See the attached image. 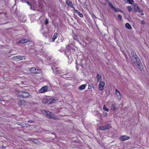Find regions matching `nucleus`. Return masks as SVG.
Here are the masks:
<instances>
[{"label": "nucleus", "instance_id": "obj_29", "mask_svg": "<svg viewBox=\"0 0 149 149\" xmlns=\"http://www.w3.org/2000/svg\"><path fill=\"white\" fill-rule=\"evenodd\" d=\"M127 1L130 4H133L134 2L133 0H127Z\"/></svg>", "mask_w": 149, "mask_h": 149}, {"label": "nucleus", "instance_id": "obj_18", "mask_svg": "<svg viewBox=\"0 0 149 149\" xmlns=\"http://www.w3.org/2000/svg\"><path fill=\"white\" fill-rule=\"evenodd\" d=\"M57 35L58 34L56 33H54V34L53 37L52 38V40H53V41L54 42L55 40L57 38Z\"/></svg>", "mask_w": 149, "mask_h": 149}, {"label": "nucleus", "instance_id": "obj_3", "mask_svg": "<svg viewBox=\"0 0 149 149\" xmlns=\"http://www.w3.org/2000/svg\"><path fill=\"white\" fill-rule=\"evenodd\" d=\"M43 112L46 113V116L47 117L54 119H56L55 115L52 113L51 112L49 111H47L46 110H44Z\"/></svg>", "mask_w": 149, "mask_h": 149}, {"label": "nucleus", "instance_id": "obj_42", "mask_svg": "<svg viewBox=\"0 0 149 149\" xmlns=\"http://www.w3.org/2000/svg\"><path fill=\"white\" fill-rule=\"evenodd\" d=\"M34 140L35 141V140H37V139H34Z\"/></svg>", "mask_w": 149, "mask_h": 149}, {"label": "nucleus", "instance_id": "obj_14", "mask_svg": "<svg viewBox=\"0 0 149 149\" xmlns=\"http://www.w3.org/2000/svg\"><path fill=\"white\" fill-rule=\"evenodd\" d=\"M29 41L27 39H23L22 40H19V43H22L23 44L26 43Z\"/></svg>", "mask_w": 149, "mask_h": 149}, {"label": "nucleus", "instance_id": "obj_27", "mask_svg": "<svg viewBox=\"0 0 149 149\" xmlns=\"http://www.w3.org/2000/svg\"><path fill=\"white\" fill-rule=\"evenodd\" d=\"M108 4L111 9H113V8H114V7L113 6L111 2H109L108 3Z\"/></svg>", "mask_w": 149, "mask_h": 149}, {"label": "nucleus", "instance_id": "obj_35", "mask_svg": "<svg viewBox=\"0 0 149 149\" xmlns=\"http://www.w3.org/2000/svg\"><path fill=\"white\" fill-rule=\"evenodd\" d=\"M28 123H34V122L32 120H28Z\"/></svg>", "mask_w": 149, "mask_h": 149}, {"label": "nucleus", "instance_id": "obj_15", "mask_svg": "<svg viewBox=\"0 0 149 149\" xmlns=\"http://www.w3.org/2000/svg\"><path fill=\"white\" fill-rule=\"evenodd\" d=\"M6 14L5 13H0V18H4L6 17Z\"/></svg>", "mask_w": 149, "mask_h": 149}, {"label": "nucleus", "instance_id": "obj_11", "mask_svg": "<svg viewBox=\"0 0 149 149\" xmlns=\"http://www.w3.org/2000/svg\"><path fill=\"white\" fill-rule=\"evenodd\" d=\"M120 139L122 141H124L128 140L130 139V137L126 136H120Z\"/></svg>", "mask_w": 149, "mask_h": 149}, {"label": "nucleus", "instance_id": "obj_12", "mask_svg": "<svg viewBox=\"0 0 149 149\" xmlns=\"http://www.w3.org/2000/svg\"><path fill=\"white\" fill-rule=\"evenodd\" d=\"M75 13L77 14L79 17H83V15L78 10L75 9L74 7H72Z\"/></svg>", "mask_w": 149, "mask_h": 149}, {"label": "nucleus", "instance_id": "obj_7", "mask_svg": "<svg viewBox=\"0 0 149 149\" xmlns=\"http://www.w3.org/2000/svg\"><path fill=\"white\" fill-rule=\"evenodd\" d=\"M48 88V87L47 86H44L41 88L39 90V92L40 93H43L47 92V91Z\"/></svg>", "mask_w": 149, "mask_h": 149}, {"label": "nucleus", "instance_id": "obj_39", "mask_svg": "<svg viewBox=\"0 0 149 149\" xmlns=\"http://www.w3.org/2000/svg\"><path fill=\"white\" fill-rule=\"evenodd\" d=\"M1 100V98L0 97V101Z\"/></svg>", "mask_w": 149, "mask_h": 149}, {"label": "nucleus", "instance_id": "obj_16", "mask_svg": "<svg viewBox=\"0 0 149 149\" xmlns=\"http://www.w3.org/2000/svg\"><path fill=\"white\" fill-rule=\"evenodd\" d=\"M86 85V84H83L82 85L80 86L79 87V90H83L85 88Z\"/></svg>", "mask_w": 149, "mask_h": 149}, {"label": "nucleus", "instance_id": "obj_19", "mask_svg": "<svg viewBox=\"0 0 149 149\" xmlns=\"http://www.w3.org/2000/svg\"><path fill=\"white\" fill-rule=\"evenodd\" d=\"M117 107L115 104H113L111 106V109L112 110H115L116 109Z\"/></svg>", "mask_w": 149, "mask_h": 149}, {"label": "nucleus", "instance_id": "obj_41", "mask_svg": "<svg viewBox=\"0 0 149 149\" xmlns=\"http://www.w3.org/2000/svg\"><path fill=\"white\" fill-rule=\"evenodd\" d=\"M93 17H95V15H94Z\"/></svg>", "mask_w": 149, "mask_h": 149}, {"label": "nucleus", "instance_id": "obj_20", "mask_svg": "<svg viewBox=\"0 0 149 149\" xmlns=\"http://www.w3.org/2000/svg\"><path fill=\"white\" fill-rule=\"evenodd\" d=\"M126 27L128 29H132L131 25L128 23H126L125 25Z\"/></svg>", "mask_w": 149, "mask_h": 149}, {"label": "nucleus", "instance_id": "obj_13", "mask_svg": "<svg viewBox=\"0 0 149 149\" xmlns=\"http://www.w3.org/2000/svg\"><path fill=\"white\" fill-rule=\"evenodd\" d=\"M115 91L116 95L117 96L119 99H120L121 98V95L120 92L117 89Z\"/></svg>", "mask_w": 149, "mask_h": 149}, {"label": "nucleus", "instance_id": "obj_24", "mask_svg": "<svg viewBox=\"0 0 149 149\" xmlns=\"http://www.w3.org/2000/svg\"><path fill=\"white\" fill-rule=\"evenodd\" d=\"M105 130L110 128L111 127L110 124H107V125L105 126Z\"/></svg>", "mask_w": 149, "mask_h": 149}, {"label": "nucleus", "instance_id": "obj_40", "mask_svg": "<svg viewBox=\"0 0 149 149\" xmlns=\"http://www.w3.org/2000/svg\"><path fill=\"white\" fill-rule=\"evenodd\" d=\"M93 17H95V15H94Z\"/></svg>", "mask_w": 149, "mask_h": 149}, {"label": "nucleus", "instance_id": "obj_5", "mask_svg": "<svg viewBox=\"0 0 149 149\" xmlns=\"http://www.w3.org/2000/svg\"><path fill=\"white\" fill-rule=\"evenodd\" d=\"M134 9L135 10V11L141 13L142 15H144L143 13V11L138 6L137 4H134Z\"/></svg>", "mask_w": 149, "mask_h": 149}, {"label": "nucleus", "instance_id": "obj_22", "mask_svg": "<svg viewBox=\"0 0 149 149\" xmlns=\"http://www.w3.org/2000/svg\"><path fill=\"white\" fill-rule=\"evenodd\" d=\"M25 104V101L22 100H20L18 102L19 105H24Z\"/></svg>", "mask_w": 149, "mask_h": 149}, {"label": "nucleus", "instance_id": "obj_21", "mask_svg": "<svg viewBox=\"0 0 149 149\" xmlns=\"http://www.w3.org/2000/svg\"><path fill=\"white\" fill-rule=\"evenodd\" d=\"M66 4L68 5L69 6H70L72 8V7H73V6L72 7L71 5L72 4V2L70 1L69 0H67L66 1Z\"/></svg>", "mask_w": 149, "mask_h": 149}, {"label": "nucleus", "instance_id": "obj_38", "mask_svg": "<svg viewBox=\"0 0 149 149\" xmlns=\"http://www.w3.org/2000/svg\"><path fill=\"white\" fill-rule=\"evenodd\" d=\"M78 42L80 44H81L80 42H79V41H78Z\"/></svg>", "mask_w": 149, "mask_h": 149}, {"label": "nucleus", "instance_id": "obj_37", "mask_svg": "<svg viewBox=\"0 0 149 149\" xmlns=\"http://www.w3.org/2000/svg\"><path fill=\"white\" fill-rule=\"evenodd\" d=\"M5 148V146H2V148Z\"/></svg>", "mask_w": 149, "mask_h": 149}, {"label": "nucleus", "instance_id": "obj_9", "mask_svg": "<svg viewBox=\"0 0 149 149\" xmlns=\"http://www.w3.org/2000/svg\"><path fill=\"white\" fill-rule=\"evenodd\" d=\"M24 57L23 56H18L13 58V60L16 61H19L23 59Z\"/></svg>", "mask_w": 149, "mask_h": 149}, {"label": "nucleus", "instance_id": "obj_1", "mask_svg": "<svg viewBox=\"0 0 149 149\" xmlns=\"http://www.w3.org/2000/svg\"><path fill=\"white\" fill-rule=\"evenodd\" d=\"M131 54L133 58H134L135 59V61H134V62L136 66L138 68L140 69L141 66V63L139 58L136 55H135V56L136 54L134 52H132L131 53Z\"/></svg>", "mask_w": 149, "mask_h": 149}, {"label": "nucleus", "instance_id": "obj_4", "mask_svg": "<svg viewBox=\"0 0 149 149\" xmlns=\"http://www.w3.org/2000/svg\"><path fill=\"white\" fill-rule=\"evenodd\" d=\"M19 95L18 97H27L30 95L27 92L20 91L19 92Z\"/></svg>", "mask_w": 149, "mask_h": 149}, {"label": "nucleus", "instance_id": "obj_25", "mask_svg": "<svg viewBox=\"0 0 149 149\" xmlns=\"http://www.w3.org/2000/svg\"><path fill=\"white\" fill-rule=\"evenodd\" d=\"M113 9L116 12H120V10L118 8H115L114 7V8H113Z\"/></svg>", "mask_w": 149, "mask_h": 149}, {"label": "nucleus", "instance_id": "obj_32", "mask_svg": "<svg viewBox=\"0 0 149 149\" xmlns=\"http://www.w3.org/2000/svg\"><path fill=\"white\" fill-rule=\"evenodd\" d=\"M118 17L120 19V20H121L122 19V16L118 14Z\"/></svg>", "mask_w": 149, "mask_h": 149}, {"label": "nucleus", "instance_id": "obj_34", "mask_svg": "<svg viewBox=\"0 0 149 149\" xmlns=\"http://www.w3.org/2000/svg\"><path fill=\"white\" fill-rule=\"evenodd\" d=\"M93 87V85L92 84L89 85L88 88L89 89H90V88H91Z\"/></svg>", "mask_w": 149, "mask_h": 149}, {"label": "nucleus", "instance_id": "obj_2", "mask_svg": "<svg viewBox=\"0 0 149 149\" xmlns=\"http://www.w3.org/2000/svg\"><path fill=\"white\" fill-rule=\"evenodd\" d=\"M29 71L32 74H36L41 72V70L38 68L33 67L29 68Z\"/></svg>", "mask_w": 149, "mask_h": 149}, {"label": "nucleus", "instance_id": "obj_31", "mask_svg": "<svg viewBox=\"0 0 149 149\" xmlns=\"http://www.w3.org/2000/svg\"><path fill=\"white\" fill-rule=\"evenodd\" d=\"M24 2L27 3L29 6H31V3H30L29 2L27 1L26 0H25L24 1Z\"/></svg>", "mask_w": 149, "mask_h": 149}, {"label": "nucleus", "instance_id": "obj_17", "mask_svg": "<svg viewBox=\"0 0 149 149\" xmlns=\"http://www.w3.org/2000/svg\"><path fill=\"white\" fill-rule=\"evenodd\" d=\"M97 80L98 81H100L102 79V77L101 75L99 74H97Z\"/></svg>", "mask_w": 149, "mask_h": 149}, {"label": "nucleus", "instance_id": "obj_43", "mask_svg": "<svg viewBox=\"0 0 149 149\" xmlns=\"http://www.w3.org/2000/svg\"><path fill=\"white\" fill-rule=\"evenodd\" d=\"M141 23H142V24H143V22H141Z\"/></svg>", "mask_w": 149, "mask_h": 149}, {"label": "nucleus", "instance_id": "obj_33", "mask_svg": "<svg viewBox=\"0 0 149 149\" xmlns=\"http://www.w3.org/2000/svg\"><path fill=\"white\" fill-rule=\"evenodd\" d=\"M48 23V19L46 18L45 21V24H47Z\"/></svg>", "mask_w": 149, "mask_h": 149}, {"label": "nucleus", "instance_id": "obj_10", "mask_svg": "<svg viewBox=\"0 0 149 149\" xmlns=\"http://www.w3.org/2000/svg\"><path fill=\"white\" fill-rule=\"evenodd\" d=\"M57 98L55 97L54 98H50L49 100V104L55 103L56 101L58 100Z\"/></svg>", "mask_w": 149, "mask_h": 149}, {"label": "nucleus", "instance_id": "obj_26", "mask_svg": "<svg viewBox=\"0 0 149 149\" xmlns=\"http://www.w3.org/2000/svg\"><path fill=\"white\" fill-rule=\"evenodd\" d=\"M105 126H100L99 127V129L100 130H105Z\"/></svg>", "mask_w": 149, "mask_h": 149}, {"label": "nucleus", "instance_id": "obj_6", "mask_svg": "<svg viewBox=\"0 0 149 149\" xmlns=\"http://www.w3.org/2000/svg\"><path fill=\"white\" fill-rule=\"evenodd\" d=\"M51 68L54 73L56 74H62V71L59 70L58 68L56 67L53 68L52 67H51Z\"/></svg>", "mask_w": 149, "mask_h": 149}, {"label": "nucleus", "instance_id": "obj_23", "mask_svg": "<svg viewBox=\"0 0 149 149\" xmlns=\"http://www.w3.org/2000/svg\"><path fill=\"white\" fill-rule=\"evenodd\" d=\"M42 102L44 103H46L47 102L49 103V100L48 101L47 99L45 98H43Z\"/></svg>", "mask_w": 149, "mask_h": 149}, {"label": "nucleus", "instance_id": "obj_8", "mask_svg": "<svg viewBox=\"0 0 149 149\" xmlns=\"http://www.w3.org/2000/svg\"><path fill=\"white\" fill-rule=\"evenodd\" d=\"M105 85V82L102 81H101L100 82L99 86V89L100 91L102 90Z\"/></svg>", "mask_w": 149, "mask_h": 149}, {"label": "nucleus", "instance_id": "obj_36", "mask_svg": "<svg viewBox=\"0 0 149 149\" xmlns=\"http://www.w3.org/2000/svg\"><path fill=\"white\" fill-rule=\"evenodd\" d=\"M68 74H66L65 75H63V76L64 77H63L64 78L65 77H66L65 76H67Z\"/></svg>", "mask_w": 149, "mask_h": 149}, {"label": "nucleus", "instance_id": "obj_30", "mask_svg": "<svg viewBox=\"0 0 149 149\" xmlns=\"http://www.w3.org/2000/svg\"><path fill=\"white\" fill-rule=\"evenodd\" d=\"M127 9L129 12H130L132 10V8L130 6H128L127 7Z\"/></svg>", "mask_w": 149, "mask_h": 149}, {"label": "nucleus", "instance_id": "obj_28", "mask_svg": "<svg viewBox=\"0 0 149 149\" xmlns=\"http://www.w3.org/2000/svg\"><path fill=\"white\" fill-rule=\"evenodd\" d=\"M103 109L104 110L107 111H109V109L105 105H104L103 106Z\"/></svg>", "mask_w": 149, "mask_h": 149}]
</instances>
